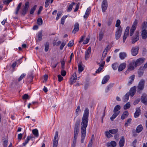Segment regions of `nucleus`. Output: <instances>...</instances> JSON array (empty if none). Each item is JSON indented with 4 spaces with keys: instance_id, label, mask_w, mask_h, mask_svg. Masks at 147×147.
Here are the masks:
<instances>
[{
    "instance_id": "1",
    "label": "nucleus",
    "mask_w": 147,
    "mask_h": 147,
    "mask_svg": "<svg viewBox=\"0 0 147 147\" xmlns=\"http://www.w3.org/2000/svg\"><path fill=\"white\" fill-rule=\"evenodd\" d=\"M89 110L86 108L84 111L83 116L82 119V121L81 124V131L82 134L81 142H84L86 135V129L87 126L88 120Z\"/></svg>"
},
{
    "instance_id": "2",
    "label": "nucleus",
    "mask_w": 147,
    "mask_h": 147,
    "mask_svg": "<svg viewBox=\"0 0 147 147\" xmlns=\"http://www.w3.org/2000/svg\"><path fill=\"white\" fill-rule=\"evenodd\" d=\"M29 6V2L28 1L26 2L24 7L20 11V13L22 16H25L28 11Z\"/></svg>"
},
{
    "instance_id": "3",
    "label": "nucleus",
    "mask_w": 147,
    "mask_h": 147,
    "mask_svg": "<svg viewBox=\"0 0 147 147\" xmlns=\"http://www.w3.org/2000/svg\"><path fill=\"white\" fill-rule=\"evenodd\" d=\"M145 81L144 79H142L139 83L137 86V92L139 93H141V91L143 90L144 89V85Z\"/></svg>"
},
{
    "instance_id": "4",
    "label": "nucleus",
    "mask_w": 147,
    "mask_h": 147,
    "mask_svg": "<svg viewBox=\"0 0 147 147\" xmlns=\"http://www.w3.org/2000/svg\"><path fill=\"white\" fill-rule=\"evenodd\" d=\"M122 31V28L121 27H119L117 28L115 34V38L116 40H118L120 37Z\"/></svg>"
},
{
    "instance_id": "5",
    "label": "nucleus",
    "mask_w": 147,
    "mask_h": 147,
    "mask_svg": "<svg viewBox=\"0 0 147 147\" xmlns=\"http://www.w3.org/2000/svg\"><path fill=\"white\" fill-rule=\"evenodd\" d=\"M108 7V3L107 0H103L101 4V8L103 12H105Z\"/></svg>"
},
{
    "instance_id": "6",
    "label": "nucleus",
    "mask_w": 147,
    "mask_h": 147,
    "mask_svg": "<svg viewBox=\"0 0 147 147\" xmlns=\"http://www.w3.org/2000/svg\"><path fill=\"white\" fill-rule=\"evenodd\" d=\"M58 141V132L56 131L55 132L54 139L53 140V147H57Z\"/></svg>"
},
{
    "instance_id": "7",
    "label": "nucleus",
    "mask_w": 147,
    "mask_h": 147,
    "mask_svg": "<svg viewBox=\"0 0 147 147\" xmlns=\"http://www.w3.org/2000/svg\"><path fill=\"white\" fill-rule=\"evenodd\" d=\"M139 48L138 46L132 47L131 51L132 55L134 56H136L138 53Z\"/></svg>"
},
{
    "instance_id": "8",
    "label": "nucleus",
    "mask_w": 147,
    "mask_h": 147,
    "mask_svg": "<svg viewBox=\"0 0 147 147\" xmlns=\"http://www.w3.org/2000/svg\"><path fill=\"white\" fill-rule=\"evenodd\" d=\"M77 79L76 72H74L70 78L69 83L71 85H72Z\"/></svg>"
},
{
    "instance_id": "9",
    "label": "nucleus",
    "mask_w": 147,
    "mask_h": 147,
    "mask_svg": "<svg viewBox=\"0 0 147 147\" xmlns=\"http://www.w3.org/2000/svg\"><path fill=\"white\" fill-rule=\"evenodd\" d=\"M129 28H130L129 27L127 26L126 27L125 30V32L124 33V34L123 37V43L125 42L127 36L129 35Z\"/></svg>"
},
{
    "instance_id": "10",
    "label": "nucleus",
    "mask_w": 147,
    "mask_h": 147,
    "mask_svg": "<svg viewBox=\"0 0 147 147\" xmlns=\"http://www.w3.org/2000/svg\"><path fill=\"white\" fill-rule=\"evenodd\" d=\"M136 86L131 88L129 91L127 92L129 93L131 96L133 97L135 94L136 92Z\"/></svg>"
},
{
    "instance_id": "11",
    "label": "nucleus",
    "mask_w": 147,
    "mask_h": 147,
    "mask_svg": "<svg viewBox=\"0 0 147 147\" xmlns=\"http://www.w3.org/2000/svg\"><path fill=\"white\" fill-rule=\"evenodd\" d=\"M144 61V59L143 58H140L138 59L135 62H134L135 67H136L140 65Z\"/></svg>"
},
{
    "instance_id": "12",
    "label": "nucleus",
    "mask_w": 147,
    "mask_h": 147,
    "mask_svg": "<svg viewBox=\"0 0 147 147\" xmlns=\"http://www.w3.org/2000/svg\"><path fill=\"white\" fill-rule=\"evenodd\" d=\"M91 48L89 47L88 49L86 51L85 55V59L87 60L89 58L90 54L91 52Z\"/></svg>"
},
{
    "instance_id": "13",
    "label": "nucleus",
    "mask_w": 147,
    "mask_h": 147,
    "mask_svg": "<svg viewBox=\"0 0 147 147\" xmlns=\"http://www.w3.org/2000/svg\"><path fill=\"white\" fill-rule=\"evenodd\" d=\"M134 65H135L134 62L130 63L129 65L128 69L127 71L125 72V74H126V73H128L129 71L134 70Z\"/></svg>"
},
{
    "instance_id": "14",
    "label": "nucleus",
    "mask_w": 147,
    "mask_h": 147,
    "mask_svg": "<svg viewBox=\"0 0 147 147\" xmlns=\"http://www.w3.org/2000/svg\"><path fill=\"white\" fill-rule=\"evenodd\" d=\"M141 101L145 105H147V98L145 94H143L141 97Z\"/></svg>"
},
{
    "instance_id": "15",
    "label": "nucleus",
    "mask_w": 147,
    "mask_h": 147,
    "mask_svg": "<svg viewBox=\"0 0 147 147\" xmlns=\"http://www.w3.org/2000/svg\"><path fill=\"white\" fill-rule=\"evenodd\" d=\"M79 25L77 22L75 24L74 26V28L72 31V33L75 34L79 30Z\"/></svg>"
},
{
    "instance_id": "16",
    "label": "nucleus",
    "mask_w": 147,
    "mask_h": 147,
    "mask_svg": "<svg viewBox=\"0 0 147 147\" xmlns=\"http://www.w3.org/2000/svg\"><path fill=\"white\" fill-rule=\"evenodd\" d=\"M126 65V63H125L121 64L118 66V71H121L125 68Z\"/></svg>"
},
{
    "instance_id": "17",
    "label": "nucleus",
    "mask_w": 147,
    "mask_h": 147,
    "mask_svg": "<svg viewBox=\"0 0 147 147\" xmlns=\"http://www.w3.org/2000/svg\"><path fill=\"white\" fill-rule=\"evenodd\" d=\"M140 114V107H137L136 109V111L134 114V117L135 118H137Z\"/></svg>"
},
{
    "instance_id": "18",
    "label": "nucleus",
    "mask_w": 147,
    "mask_h": 147,
    "mask_svg": "<svg viewBox=\"0 0 147 147\" xmlns=\"http://www.w3.org/2000/svg\"><path fill=\"white\" fill-rule=\"evenodd\" d=\"M125 143V138L123 136H122L119 142V145L120 147L123 146Z\"/></svg>"
},
{
    "instance_id": "19",
    "label": "nucleus",
    "mask_w": 147,
    "mask_h": 147,
    "mask_svg": "<svg viewBox=\"0 0 147 147\" xmlns=\"http://www.w3.org/2000/svg\"><path fill=\"white\" fill-rule=\"evenodd\" d=\"M134 78L135 75H132L129 77V79L130 80L127 83V85L128 86H130L132 83V82L134 81Z\"/></svg>"
},
{
    "instance_id": "20",
    "label": "nucleus",
    "mask_w": 147,
    "mask_h": 147,
    "mask_svg": "<svg viewBox=\"0 0 147 147\" xmlns=\"http://www.w3.org/2000/svg\"><path fill=\"white\" fill-rule=\"evenodd\" d=\"M142 39H146L147 38V31L146 29H144L142 30Z\"/></svg>"
},
{
    "instance_id": "21",
    "label": "nucleus",
    "mask_w": 147,
    "mask_h": 147,
    "mask_svg": "<svg viewBox=\"0 0 147 147\" xmlns=\"http://www.w3.org/2000/svg\"><path fill=\"white\" fill-rule=\"evenodd\" d=\"M110 78L109 75H107L105 76L103 78L102 82V84H104L106 83L109 80Z\"/></svg>"
},
{
    "instance_id": "22",
    "label": "nucleus",
    "mask_w": 147,
    "mask_h": 147,
    "mask_svg": "<svg viewBox=\"0 0 147 147\" xmlns=\"http://www.w3.org/2000/svg\"><path fill=\"white\" fill-rule=\"evenodd\" d=\"M127 54L125 52H121L119 54V56L121 60L124 59L126 57Z\"/></svg>"
},
{
    "instance_id": "23",
    "label": "nucleus",
    "mask_w": 147,
    "mask_h": 147,
    "mask_svg": "<svg viewBox=\"0 0 147 147\" xmlns=\"http://www.w3.org/2000/svg\"><path fill=\"white\" fill-rule=\"evenodd\" d=\"M129 115L128 112L127 111H124L121 116V118L122 119H124L127 117Z\"/></svg>"
},
{
    "instance_id": "24",
    "label": "nucleus",
    "mask_w": 147,
    "mask_h": 147,
    "mask_svg": "<svg viewBox=\"0 0 147 147\" xmlns=\"http://www.w3.org/2000/svg\"><path fill=\"white\" fill-rule=\"evenodd\" d=\"M143 129V126L141 124H140L138 125L136 130V132L139 133L141 132Z\"/></svg>"
},
{
    "instance_id": "25",
    "label": "nucleus",
    "mask_w": 147,
    "mask_h": 147,
    "mask_svg": "<svg viewBox=\"0 0 147 147\" xmlns=\"http://www.w3.org/2000/svg\"><path fill=\"white\" fill-rule=\"evenodd\" d=\"M82 62H80L78 64V71L80 73L84 70V68L82 66Z\"/></svg>"
},
{
    "instance_id": "26",
    "label": "nucleus",
    "mask_w": 147,
    "mask_h": 147,
    "mask_svg": "<svg viewBox=\"0 0 147 147\" xmlns=\"http://www.w3.org/2000/svg\"><path fill=\"white\" fill-rule=\"evenodd\" d=\"M42 31H39L38 34V39L36 40V41H40L42 40Z\"/></svg>"
},
{
    "instance_id": "27",
    "label": "nucleus",
    "mask_w": 147,
    "mask_h": 147,
    "mask_svg": "<svg viewBox=\"0 0 147 147\" xmlns=\"http://www.w3.org/2000/svg\"><path fill=\"white\" fill-rule=\"evenodd\" d=\"M129 93H127L123 98V101L124 102H126L129 99Z\"/></svg>"
},
{
    "instance_id": "28",
    "label": "nucleus",
    "mask_w": 147,
    "mask_h": 147,
    "mask_svg": "<svg viewBox=\"0 0 147 147\" xmlns=\"http://www.w3.org/2000/svg\"><path fill=\"white\" fill-rule=\"evenodd\" d=\"M120 113V111H119L117 113L114 112V113L113 115L112 116L110 117V119L111 121H113L114 119H115L117 115H119Z\"/></svg>"
},
{
    "instance_id": "29",
    "label": "nucleus",
    "mask_w": 147,
    "mask_h": 147,
    "mask_svg": "<svg viewBox=\"0 0 147 147\" xmlns=\"http://www.w3.org/2000/svg\"><path fill=\"white\" fill-rule=\"evenodd\" d=\"M91 10V8L90 7L88 8L86 10L85 15H84V18H87L89 16Z\"/></svg>"
},
{
    "instance_id": "30",
    "label": "nucleus",
    "mask_w": 147,
    "mask_h": 147,
    "mask_svg": "<svg viewBox=\"0 0 147 147\" xmlns=\"http://www.w3.org/2000/svg\"><path fill=\"white\" fill-rule=\"evenodd\" d=\"M139 39V37L138 34H137L136 35V37L134 38H133L132 39V43L134 44Z\"/></svg>"
},
{
    "instance_id": "31",
    "label": "nucleus",
    "mask_w": 147,
    "mask_h": 147,
    "mask_svg": "<svg viewBox=\"0 0 147 147\" xmlns=\"http://www.w3.org/2000/svg\"><path fill=\"white\" fill-rule=\"evenodd\" d=\"M114 85L113 83H111L108 85L107 87L105 89V92H108L110 89Z\"/></svg>"
},
{
    "instance_id": "32",
    "label": "nucleus",
    "mask_w": 147,
    "mask_h": 147,
    "mask_svg": "<svg viewBox=\"0 0 147 147\" xmlns=\"http://www.w3.org/2000/svg\"><path fill=\"white\" fill-rule=\"evenodd\" d=\"M32 138V137L31 136H28L27 138L25 140V142L23 143V145L24 146H25L28 143L30 140Z\"/></svg>"
},
{
    "instance_id": "33",
    "label": "nucleus",
    "mask_w": 147,
    "mask_h": 147,
    "mask_svg": "<svg viewBox=\"0 0 147 147\" xmlns=\"http://www.w3.org/2000/svg\"><path fill=\"white\" fill-rule=\"evenodd\" d=\"M121 109V106L119 105L115 106L113 112L117 113L119 111H118Z\"/></svg>"
},
{
    "instance_id": "34",
    "label": "nucleus",
    "mask_w": 147,
    "mask_h": 147,
    "mask_svg": "<svg viewBox=\"0 0 147 147\" xmlns=\"http://www.w3.org/2000/svg\"><path fill=\"white\" fill-rule=\"evenodd\" d=\"M131 106L130 103L129 102H128L126 104L123 106V109L124 110H126L130 108Z\"/></svg>"
},
{
    "instance_id": "35",
    "label": "nucleus",
    "mask_w": 147,
    "mask_h": 147,
    "mask_svg": "<svg viewBox=\"0 0 147 147\" xmlns=\"http://www.w3.org/2000/svg\"><path fill=\"white\" fill-rule=\"evenodd\" d=\"M22 3L21 2L18 5L16 8V11L15 12V14L16 15L18 14V11H19L20 7L22 6Z\"/></svg>"
},
{
    "instance_id": "36",
    "label": "nucleus",
    "mask_w": 147,
    "mask_h": 147,
    "mask_svg": "<svg viewBox=\"0 0 147 147\" xmlns=\"http://www.w3.org/2000/svg\"><path fill=\"white\" fill-rule=\"evenodd\" d=\"M118 131V129H111L109 130L110 133L112 134H115Z\"/></svg>"
},
{
    "instance_id": "37",
    "label": "nucleus",
    "mask_w": 147,
    "mask_h": 147,
    "mask_svg": "<svg viewBox=\"0 0 147 147\" xmlns=\"http://www.w3.org/2000/svg\"><path fill=\"white\" fill-rule=\"evenodd\" d=\"M75 4V3L74 2H72L71 4L68 7V8L67 9V12H70V11L73 8V5Z\"/></svg>"
},
{
    "instance_id": "38",
    "label": "nucleus",
    "mask_w": 147,
    "mask_h": 147,
    "mask_svg": "<svg viewBox=\"0 0 147 147\" xmlns=\"http://www.w3.org/2000/svg\"><path fill=\"white\" fill-rule=\"evenodd\" d=\"M80 121L78 120L76 121L74 129H79L80 127Z\"/></svg>"
},
{
    "instance_id": "39",
    "label": "nucleus",
    "mask_w": 147,
    "mask_h": 147,
    "mask_svg": "<svg viewBox=\"0 0 147 147\" xmlns=\"http://www.w3.org/2000/svg\"><path fill=\"white\" fill-rule=\"evenodd\" d=\"M33 134L36 136L37 137L38 136V130L36 129H34L32 130Z\"/></svg>"
},
{
    "instance_id": "40",
    "label": "nucleus",
    "mask_w": 147,
    "mask_h": 147,
    "mask_svg": "<svg viewBox=\"0 0 147 147\" xmlns=\"http://www.w3.org/2000/svg\"><path fill=\"white\" fill-rule=\"evenodd\" d=\"M79 131V129H74V138H77Z\"/></svg>"
},
{
    "instance_id": "41",
    "label": "nucleus",
    "mask_w": 147,
    "mask_h": 147,
    "mask_svg": "<svg viewBox=\"0 0 147 147\" xmlns=\"http://www.w3.org/2000/svg\"><path fill=\"white\" fill-rule=\"evenodd\" d=\"M37 5H35L33 7L31 8V10L30 11V14H33L34 11L36 9V8L37 7Z\"/></svg>"
},
{
    "instance_id": "42",
    "label": "nucleus",
    "mask_w": 147,
    "mask_h": 147,
    "mask_svg": "<svg viewBox=\"0 0 147 147\" xmlns=\"http://www.w3.org/2000/svg\"><path fill=\"white\" fill-rule=\"evenodd\" d=\"M112 67L114 70H116L118 67V64L117 63H115L112 65Z\"/></svg>"
},
{
    "instance_id": "43",
    "label": "nucleus",
    "mask_w": 147,
    "mask_h": 147,
    "mask_svg": "<svg viewBox=\"0 0 147 147\" xmlns=\"http://www.w3.org/2000/svg\"><path fill=\"white\" fill-rule=\"evenodd\" d=\"M81 110L80 109V106H78L76 109V115L77 116L79 115V113L80 112Z\"/></svg>"
},
{
    "instance_id": "44",
    "label": "nucleus",
    "mask_w": 147,
    "mask_h": 147,
    "mask_svg": "<svg viewBox=\"0 0 147 147\" xmlns=\"http://www.w3.org/2000/svg\"><path fill=\"white\" fill-rule=\"evenodd\" d=\"M147 28V22H144L142 23V30L146 29Z\"/></svg>"
},
{
    "instance_id": "45",
    "label": "nucleus",
    "mask_w": 147,
    "mask_h": 147,
    "mask_svg": "<svg viewBox=\"0 0 147 147\" xmlns=\"http://www.w3.org/2000/svg\"><path fill=\"white\" fill-rule=\"evenodd\" d=\"M104 36V33L101 31L99 33V40L101 41L102 39Z\"/></svg>"
},
{
    "instance_id": "46",
    "label": "nucleus",
    "mask_w": 147,
    "mask_h": 147,
    "mask_svg": "<svg viewBox=\"0 0 147 147\" xmlns=\"http://www.w3.org/2000/svg\"><path fill=\"white\" fill-rule=\"evenodd\" d=\"M109 131H106L105 132V135L107 136L108 138H109L111 137H113V136L110 134Z\"/></svg>"
},
{
    "instance_id": "47",
    "label": "nucleus",
    "mask_w": 147,
    "mask_h": 147,
    "mask_svg": "<svg viewBox=\"0 0 147 147\" xmlns=\"http://www.w3.org/2000/svg\"><path fill=\"white\" fill-rule=\"evenodd\" d=\"M37 23L39 25H42V20L41 18H39L37 19Z\"/></svg>"
},
{
    "instance_id": "48",
    "label": "nucleus",
    "mask_w": 147,
    "mask_h": 147,
    "mask_svg": "<svg viewBox=\"0 0 147 147\" xmlns=\"http://www.w3.org/2000/svg\"><path fill=\"white\" fill-rule=\"evenodd\" d=\"M136 28L131 27L130 30V36H132Z\"/></svg>"
},
{
    "instance_id": "49",
    "label": "nucleus",
    "mask_w": 147,
    "mask_h": 147,
    "mask_svg": "<svg viewBox=\"0 0 147 147\" xmlns=\"http://www.w3.org/2000/svg\"><path fill=\"white\" fill-rule=\"evenodd\" d=\"M138 76L140 78L144 74V71L142 70H139L138 71Z\"/></svg>"
},
{
    "instance_id": "50",
    "label": "nucleus",
    "mask_w": 147,
    "mask_h": 147,
    "mask_svg": "<svg viewBox=\"0 0 147 147\" xmlns=\"http://www.w3.org/2000/svg\"><path fill=\"white\" fill-rule=\"evenodd\" d=\"M49 43L48 42H47L45 44V51L47 52L48 51L49 49Z\"/></svg>"
},
{
    "instance_id": "51",
    "label": "nucleus",
    "mask_w": 147,
    "mask_h": 147,
    "mask_svg": "<svg viewBox=\"0 0 147 147\" xmlns=\"http://www.w3.org/2000/svg\"><path fill=\"white\" fill-rule=\"evenodd\" d=\"M67 17V16H65L63 17L61 19V24L62 25L64 24L65 19Z\"/></svg>"
},
{
    "instance_id": "52",
    "label": "nucleus",
    "mask_w": 147,
    "mask_h": 147,
    "mask_svg": "<svg viewBox=\"0 0 147 147\" xmlns=\"http://www.w3.org/2000/svg\"><path fill=\"white\" fill-rule=\"evenodd\" d=\"M121 23L120 21L119 20H117L116 21V23L115 24V26L118 28L119 27H121L120 26Z\"/></svg>"
},
{
    "instance_id": "53",
    "label": "nucleus",
    "mask_w": 147,
    "mask_h": 147,
    "mask_svg": "<svg viewBox=\"0 0 147 147\" xmlns=\"http://www.w3.org/2000/svg\"><path fill=\"white\" fill-rule=\"evenodd\" d=\"M131 118L128 119L127 122L125 123V126H128V124H130L131 122Z\"/></svg>"
},
{
    "instance_id": "54",
    "label": "nucleus",
    "mask_w": 147,
    "mask_h": 147,
    "mask_svg": "<svg viewBox=\"0 0 147 147\" xmlns=\"http://www.w3.org/2000/svg\"><path fill=\"white\" fill-rule=\"evenodd\" d=\"M74 44V40H72L69 41L68 44L67 45V46L68 47H71Z\"/></svg>"
},
{
    "instance_id": "55",
    "label": "nucleus",
    "mask_w": 147,
    "mask_h": 147,
    "mask_svg": "<svg viewBox=\"0 0 147 147\" xmlns=\"http://www.w3.org/2000/svg\"><path fill=\"white\" fill-rule=\"evenodd\" d=\"M112 20L113 19L112 18H109V19L107 23V25L108 26H110L111 25L112 22Z\"/></svg>"
},
{
    "instance_id": "56",
    "label": "nucleus",
    "mask_w": 147,
    "mask_h": 147,
    "mask_svg": "<svg viewBox=\"0 0 147 147\" xmlns=\"http://www.w3.org/2000/svg\"><path fill=\"white\" fill-rule=\"evenodd\" d=\"M28 78H30L31 81L32 80L33 78V74L32 72H31L29 74L28 76Z\"/></svg>"
},
{
    "instance_id": "57",
    "label": "nucleus",
    "mask_w": 147,
    "mask_h": 147,
    "mask_svg": "<svg viewBox=\"0 0 147 147\" xmlns=\"http://www.w3.org/2000/svg\"><path fill=\"white\" fill-rule=\"evenodd\" d=\"M50 0H46L45 3V7H47L49 4V2Z\"/></svg>"
},
{
    "instance_id": "58",
    "label": "nucleus",
    "mask_w": 147,
    "mask_h": 147,
    "mask_svg": "<svg viewBox=\"0 0 147 147\" xmlns=\"http://www.w3.org/2000/svg\"><path fill=\"white\" fill-rule=\"evenodd\" d=\"M25 76V74L24 75V74H22L21 75L20 77L18 78V81L19 82L21 80H22V79L24 78V77Z\"/></svg>"
},
{
    "instance_id": "59",
    "label": "nucleus",
    "mask_w": 147,
    "mask_h": 147,
    "mask_svg": "<svg viewBox=\"0 0 147 147\" xmlns=\"http://www.w3.org/2000/svg\"><path fill=\"white\" fill-rule=\"evenodd\" d=\"M107 54V53H105V51H104L102 55V57L101 58L102 60H103L104 59V58L106 56Z\"/></svg>"
},
{
    "instance_id": "60",
    "label": "nucleus",
    "mask_w": 147,
    "mask_h": 147,
    "mask_svg": "<svg viewBox=\"0 0 147 147\" xmlns=\"http://www.w3.org/2000/svg\"><path fill=\"white\" fill-rule=\"evenodd\" d=\"M110 144H111L112 146H113L114 147L116 146L117 145L116 142L114 141H111V143H110Z\"/></svg>"
},
{
    "instance_id": "61",
    "label": "nucleus",
    "mask_w": 147,
    "mask_h": 147,
    "mask_svg": "<svg viewBox=\"0 0 147 147\" xmlns=\"http://www.w3.org/2000/svg\"><path fill=\"white\" fill-rule=\"evenodd\" d=\"M57 76L59 82H60L63 80V78L60 75H58Z\"/></svg>"
},
{
    "instance_id": "62",
    "label": "nucleus",
    "mask_w": 147,
    "mask_h": 147,
    "mask_svg": "<svg viewBox=\"0 0 147 147\" xmlns=\"http://www.w3.org/2000/svg\"><path fill=\"white\" fill-rule=\"evenodd\" d=\"M90 38H87L86 39L84 40L83 42L84 44H87Z\"/></svg>"
},
{
    "instance_id": "63",
    "label": "nucleus",
    "mask_w": 147,
    "mask_h": 147,
    "mask_svg": "<svg viewBox=\"0 0 147 147\" xmlns=\"http://www.w3.org/2000/svg\"><path fill=\"white\" fill-rule=\"evenodd\" d=\"M66 71L63 69L61 70V74L63 76H64L66 75Z\"/></svg>"
},
{
    "instance_id": "64",
    "label": "nucleus",
    "mask_w": 147,
    "mask_h": 147,
    "mask_svg": "<svg viewBox=\"0 0 147 147\" xmlns=\"http://www.w3.org/2000/svg\"><path fill=\"white\" fill-rule=\"evenodd\" d=\"M29 97L28 95L26 94H24L22 96V98L23 99H27Z\"/></svg>"
}]
</instances>
